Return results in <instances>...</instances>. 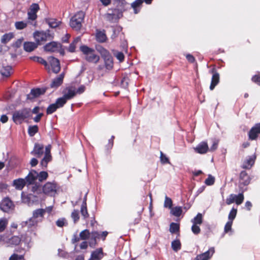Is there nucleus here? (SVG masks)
<instances>
[{
	"instance_id": "obj_45",
	"label": "nucleus",
	"mask_w": 260,
	"mask_h": 260,
	"mask_svg": "<svg viewBox=\"0 0 260 260\" xmlns=\"http://www.w3.org/2000/svg\"><path fill=\"white\" fill-rule=\"evenodd\" d=\"M30 59L35 62H39L42 64H43L45 67L48 66L47 62L43 58L38 56H32L30 57Z\"/></svg>"
},
{
	"instance_id": "obj_63",
	"label": "nucleus",
	"mask_w": 260,
	"mask_h": 260,
	"mask_svg": "<svg viewBox=\"0 0 260 260\" xmlns=\"http://www.w3.org/2000/svg\"><path fill=\"white\" fill-rule=\"evenodd\" d=\"M232 224H233V221H232L229 220L226 223V224L224 226V231L225 233H227L231 230Z\"/></svg>"
},
{
	"instance_id": "obj_43",
	"label": "nucleus",
	"mask_w": 260,
	"mask_h": 260,
	"mask_svg": "<svg viewBox=\"0 0 260 260\" xmlns=\"http://www.w3.org/2000/svg\"><path fill=\"white\" fill-rule=\"evenodd\" d=\"M39 131V127L37 125H31L28 127V134L30 137H33Z\"/></svg>"
},
{
	"instance_id": "obj_36",
	"label": "nucleus",
	"mask_w": 260,
	"mask_h": 260,
	"mask_svg": "<svg viewBox=\"0 0 260 260\" xmlns=\"http://www.w3.org/2000/svg\"><path fill=\"white\" fill-rule=\"evenodd\" d=\"M81 39L80 37L75 38L73 41L70 44L69 47L68 48V51L70 52H74L76 50L77 44L80 41Z\"/></svg>"
},
{
	"instance_id": "obj_62",
	"label": "nucleus",
	"mask_w": 260,
	"mask_h": 260,
	"mask_svg": "<svg viewBox=\"0 0 260 260\" xmlns=\"http://www.w3.org/2000/svg\"><path fill=\"white\" fill-rule=\"evenodd\" d=\"M235 194H231L228 198L226 199V204L227 205H230L235 202Z\"/></svg>"
},
{
	"instance_id": "obj_58",
	"label": "nucleus",
	"mask_w": 260,
	"mask_h": 260,
	"mask_svg": "<svg viewBox=\"0 0 260 260\" xmlns=\"http://www.w3.org/2000/svg\"><path fill=\"white\" fill-rule=\"evenodd\" d=\"M215 182L214 178L211 175L208 176V177L205 180V183L207 185H212Z\"/></svg>"
},
{
	"instance_id": "obj_9",
	"label": "nucleus",
	"mask_w": 260,
	"mask_h": 260,
	"mask_svg": "<svg viewBox=\"0 0 260 260\" xmlns=\"http://www.w3.org/2000/svg\"><path fill=\"white\" fill-rule=\"evenodd\" d=\"M40 10L39 5L37 3L32 4L27 12V19L29 20L34 21L37 19V12Z\"/></svg>"
},
{
	"instance_id": "obj_56",
	"label": "nucleus",
	"mask_w": 260,
	"mask_h": 260,
	"mask_svg": "<svg viewBox=\"0 0 260 260\" xmlns=\"http://www.w3.org/2000/svg\"><path fill=\"white\" fill-rule=\"evenodd\" d=\"M64 218H59L56 221V224L57 226L62 228L67 224Z\"/></svg>"
},
{
	"instance_id": "obj_25",
	"label": "nucleus",
	"mask_w": 260,
	"mask_h": 260,
	"mask_svg": "<svg viewBox=\"0 0 260 260\" xmlns=\"http://www.w3.org/2000/svg\"><path fill=\"white\" fill-rule=\"evenodd\" d=\"M38 44L32 42H25L23 44V49L26 52H30L38 47Z\"/></svg>"
},
{
	"instance_id": "obj_10",
	"label": "nucleus",
	"mask_w": 260,
	"mask_h": 260,
	"mask_svg": "<svg viewBox=\"0 0 260 260\" xmlns=\"http://www.w3.org/2000/svg\"><path fill=\"white\" fill-rule=\"evenodd\" d=\"M47 89V87L45 88H33L30 90L29 94H27V99L32 100L40 95L44 94Z\"/></svg>"
},
{
	"instance_id": "obj_64",
	"label": "nucleus",
	"mask_w": 260,
	"mask_h": 260,
	"mask_svg": "<svg viewBox=\"0 0 260 260\" xmlns=\"http://www.w3.org/2000/svg\"><path fill=\"white\" fill-rule=\"evenodd\" d=\"M251 80L253 82L260 86V74L252 76Z\"/></svg>"
},
{
	"instance_id": "obj_2",
	"label": "nucleus",
	"mask_w": 260,
	"mask_h": 260,
	"mask_svg": "<svg viewBox=\"0 0 260 260\" xmlns=\"http://www.w3.org/2000/svg\"><path fill=\"white\" fill-rule=\"evenodd\" d=\"M80 50L85 55V59L88 62L96 63L99 61L100 56L95 54L94 49L86 45H82Z\"/></svg>"
},
{
	"instance_id": "obj_35",
	"label": "nucleus",
	"mask_w": 260,
	"mask_h": 260,
	"mask_svg": "<svg viewBox=\"0 0 260 260\" xmlns=\"http://www.w3.org/2000/svg\"><path fill=\"white\" fill-rule=\"evenodd\" d=\"M144 208L143 206H141L139 210L138 211V215L136 217H135L133 221L131 222V224H133L134 225L137 224L139 223L141 219V214L144 211Z\"/></svg>"
},
{
	"instance_id": "obj_16",
	"label": "nucleus",
	"mask_w": 260,
	"mask_h": 260,
	"mask_svg": "<svg viewBox=\"0 0 260 260\" xmlns=\"http://www.w3.org/2000/svg\"><path fill=\"white\" fill-rule=\"evenodd\" d=\"M38 172L35 170H31L24 178L27 186L34 184L37 179Z\"/></svg>"
},
{
	"instance_id": "obj_28",
	"label": "nucleus",
	"mask_w": 260,
	"mask_h": 260,
	"mask_svg": "<svg viewBox=\"0 0 260 260\" xmlns=\"http://www.w3.org/2000/svg\"><path fill=\"white\" fill-rule=\"evenodd\" d=\"M104 60L105 68L107 70H111L113 67V60L111 54L103 58Z\"/></svg>"
},
{
	"instance_id": "obj_49",
	"label": "nucleus",
	"mask_w": 260,
	"mask_h": 260,
	"mask_svg": "<svg viewBox=\"0 0 260 260\" xmlns=\"http://www.w3.org/2000/svg\"><path fill=\"white\" fill-rule=\"evenodd\" d=\"M71 217L73 219L74 222L75 223H77L80 219L79 211L74 209L71 213Z\"/></svg>"
},
{
	"instance_id": "obj_37",
	"label": "nucleus",
	"mask_w": 260,
	"mask_h": 260,
	"mask_svg": "<svg viewBox=\"0 0 260 260\" xmlns=\"http://www.w3.org/2000/svg\"><path fill=\"white\" fill-rule=\"evenodd\" d=\"M12 67L11 66L3 67L1 71L2 76L8 77L11 75Z\"/></svg>"
},
{
	"instance_id": "obj_50",
	"label": "nucleus",
	"mask_w": 260,
	"mask_h": 260,
	"mask_svg": "<svg viewBox=\"0 0 260 260\" xmlns=\"http://www.w3.org/2000/svg\"><path fill=\"white\" fill-rule=\"evenodd\" d=\"M58 109V107H57L55 103L50 104L46 110L47 114H51L54 113L57 109Z\"/></svg>"
},
{
	"instance_id": "obj_15",
	"label": "nucleus",
	"mask_w": 260,
	"mask_h": 260,
	"mask_svg": "<svg viewBox=\"0 0 260 260\" xmlns=\"http://www.w3.org/2000/svg\"><path fill=\"white\" fill-rule=\"evenodd\" d=\"M64 73H61L59 76L54 78L50 84V87L51 88L57 89L62 85L64 78Z\"/></svg>"
},
{
	"instance_id": "obj_38",
	"label": "nucleus",
	"mask_w": 260,
	"mask_h": 260,
	"mask_svg": "<svg viewBox=\"0 0 260 260\" xmlns=\"http://www.w3.org/2000/svg\"><path fill=\"white\" fill-rule=\"evenodd\" d=\"M90 234L91 232H89V230L85 229L80 233L79 236L80 237L81 240H86L89 239Z\"/></svg>"
},
{
	"instance_id": "obj_34",
	"label": "nucleus",
	"mask_w": 260,
	"mask_h": 260,
	"mask_svg": "<svg viewBox=\"0 0 260 260\" xmlns=\"http://www.w3.org/2000/svg\"><path fill=\"white\" fill-rule=\"evenodd\" d=\"M143 3V0H136L131 4L135 14H138L140 11L141 6Z\"/></svg>"
},
{
	"instance_id": "obj_4",
	"label": "nucleus",
	"mask_w": 260,
	"mask_h": 260,
	"mask_svg": "<svg viewBox=\"0 0 260 260\" xmlns=\"http://www.w3.org/2000/svg\"><path fill=\"white\" fill-rule=\"evenodd\" d=\"M30 116V110L29 109L23 108L21 110L15 111L13 114L12 119L16 123H21L23 121Z\"/></svg>"
},
{
	"instance_id": "obj_47",
	"label": "nucleus",
	"mask_w": 260,
	"mask_h": 260,
	"mask_svg": "<svg viewBox=\"0 0 260 260\" xmlns=\"http://www.w3.org/2000/svg\"><path fill=\"white\" fill-rule=\"evenodd\" d=\"M171 212L175 216L179 217L182 213V209L181 207L177 206L172 208Z\"/></svg>"
},
{
	"instance_id": "obj_19",
	"label": "nucleus",
	"mask_w": 260,
	"mask_h": 260,
	"mask_svg": "<svg viewBox=\"0 0 260 260\" xmlns=\"http://www.w3.org/2000/svg\"><path fill=\"white\" fill-rule=\"evenodd\" d=\"M255 154L249 156L243 162L241 168L245 169H250L252 166L254 164L256 159Z\"/></svg>"
},
{
	"instance_id": "obj_57",
	"label": "nucleus",
	"mask_w": 260,
	"mask_h": 260,
	"mask_svg": "<svg viewBox=\"0 0 260 260\" xmlns=\"http://www.w3.org/2000/svg\"><path fill=\"white\" fill-rule=\"evenodd\" d=\"M9 260H25L23 255H18L17 254H13L9 258Z\"/></svg>"
},
{
	"instance_id": "obj_13",
	"label": "nucleus",
	"mask_w": 260,
	"mask_h": 260,
	"mask_svg": "<svg viewBox=\"0 0 260 260\" xmlns=\"http://www.w3.org/2000/svg\"><path fill=\"white\" fill-rule=\"evenodd\" d=\"M0 208L5 212H9L14 208L13 202L8 198L3 199L0 204Z\"/></svg>"
},
{
	"instance_id": "obj_24",
	"label": "nucleus",
	"mask_w": 260,
	"mask_h": 260,
	"mask_svg": "<svg viewBox=\"0 0 260 260\" xmlns=\"http://www.w3.org/2000/svg\"><path fill=\"white\" fill-rule=\"evenodd\" d=\"M95 38L97 42L99 43H105L107 40V37L105 30H97L95 34Z\"/></svg>"
},
{
	"instance_id": "obj_17",
	"label": "nucleus",
	"mask_w": 260,
	"mask_h": 260,
	"mask_svg": "<svg viewBox=\"0 0 260 260\" xmlns=\"http://www.w3.org/2000/svg\"><path fill=\"white\" fill-rule=\"evenodd\" d=\"M63 96L68 101L73 99L76 95V92L75 88L73 86L66 87L63 91Z\"/></svg>"
},
{
	"instance_id": "obj_18",
	"label": "nucleus",
	"mask_w": 260,
	"mask_h": 260,
	"mask_svg": "<svg viewBox=\"0 0 260 260\" xmlns=\"http://www.w3.org/2000/svg\"><path fill=\"white\" fill-rule=\"evenodd\" d=\"M196 152L199 154H205L209 150L207 142L202 141L196 147L194 148Z\"/></svg>"
},
{
	"instance_id": "obj_39",
	"label": "nucleus",
	"mask_w": 260,
	"mask_h": 260,
	"mask_svg": "<svg viewBox=\"0 0 260 260\" xmlns=\"http://www.w3.org/2000/svg\"><path fill=\"white\" fill-rule=\"evenodd\" d=\"M52 160L51 155L45 154L43 158L41 161L40 164L42 167L46 168L48 163Z\"/></svg>"
},
{
	"instance_id": "obj_29",
	"label": "nucleus",
	"mask_w": 260,
	"mask_h": 260,
	"mask_svg": "<svg viewBox=\"0 0 260 260\" xmlns=\"http://www.w3.org/2000/svg\"><path fill=\"white\" fill-rule=\"evenodd\" d=\"M214 252V248L211 247L208 249V251L199 255L201 256L203 260H209L211 258Z\"/></svg>"
},
{
	"instance_id": "obj_3",
	"label": "nucleus",
	"mask_w": 260,
	"mask_h": 260,
	"mask_svg": "<svg viewBox=\"0 0 260 260\" xmlns=\"http://www.w3.org/2000/svg\"><path fill=\"white\" fill-rule=\"evenodd\" d=\"M108 234V232L107 231L102 232L101 233L95 231H92L88 241L89 247L92 248H95L98 244V240L101 239L104 241Z\"/></svg>"
},
{
	"instance_id": "obj_52",
	"label": "nucleus",
	"mask_w": 260,
	"mask_h": 260,
	"mask_svg": "<svg viewBox=\"0 0 260 260\" xmlns=\"http://www.w3.org/2000/svg\"><path fill=\"white\" fill-rule=\"evenodd\" d=\"M15 26L17 29H22L27 26V23L22 21L15 22Z\"/></svg>"
},
{
	"instance_id": "obj_21",
	"label": "nucleus",
	"mask_w": 260,
	"mask_h": 260,
	"mask_svg": "<svg viewBox=\"0 0 260 260\" xmlns=\"http://www.w3.org/2000/svg\"><path fill=\"white\" fill-rule=\"evenodd\" d=\"M104 255L103 248H97L91 252L90 257L88 260H101Z\"/></svg>"
},
{
	"instance_id": "obj_41",
	"label": "nucleus",
	"mask_w": 260,
	"mask_h": 260,
	"mask_svg": "<svg viewBox=\"0 0 260 260\" xmlns=\"http://www.w3.org/2000/svg\"><path fill=\"white\" fill-rule=\"evenodd\" d=\"M80 212L82 216L84 219H86L89 217V214L87 208V204L85 202L82 204Z\"/></svg>"
},
{
	"instance_id": "obj_44",
	"label": "nucleus",
	"mask_w": 260,
	"mask_h": 260,
	"mask_svg": "<svg viewBox=\"0 0 260 260\" xmlns=\"http://www.w3.org/2000/svg\"><path fill=\"white\" fill-rule=\"evenodd\" d=\"M192 223L195 224H201L203 223V216L201 213H199L192 220Z\"/></svg>"
},
{
	"instance_id": "obj_1",
	"label": "nucleus",
	"mask_w": 260,
	"mask_h": 260,
	"mask_svg": "<svg viewBox=\"0 0 260 260\" xmlns=\"http://www.w3.org/2000/svg\"><path fill=\"white\" fill-rule=\"evenodd\" d=\"M85 16L84 12L82 11L77 12L70 19V26L76 30H80L82 26Z\"/></svg>"
},
{
	"instance_id": "obj_60",
	"label": "nucleus",
	"mask_w": 260,
	"mask_h": 260,
	"mask_svg": "<svg viewBox=\"0 0 260 260\" xmlns=\"http://www.w3.org/2000/svg\"><path fill=\"white\" fill-rule=\"evenodd\" d=\"M23 41V38L17 40L12 44V47L15 48H19L21 46Z\"/></svg>"
},
{
	"instance_id": "obj_54",
	"label": "nucleus",
	"mask_w": 260,
	"mask_h": 260,
	"mask_svg": "<svg viewBox=\"0 0 260 260\" xmlns=\"http://www.w3.org/2000/svg\"><path fill=\"white\" fill-rule=\"evenodd\" d=\"M173 205V202L171 198L166 196L164 203V207L166 208H171Z\"/></svg>"
},
{
	"instance_id": "obj_55",
	"label": "nucleus",
	"mask_w": 260,
	"mask_h": 260,
	"mask_svg": "<svg viewBox=\"0 0 260 260\" xmlns=\"http://www.w3.org/2000/svg\"><path fill=\"white\" fill-rule=\"evenodd\" d=\"M7 223L8 222L6 219H0V232H2L5 230Z\"/></svg>"
},
{
	"instance_id": "obj_30",
	"label": "nucleus",
	"mask_w": 260,
	"mask_h": 260,
	"mask_svg": "<svg viewBox=\"0 0 260 260\" xmlns=\"http://www.w3.org/2000/svg\"><path fill=\"white\" fill-rule=\"evenodd\" d=\"M45 21L51 28H56L61 23L60 21L55 18H48L45 19Z\"/></svg>"
},
{
	"instance_id": "obj_46",
	"label": "nucleus",
	"mask_w": 260,
	"mask_h": 260,
	"mask_svg": "<svg viewBox=\"0 0 260 260\" xmlns=\"http://www.w3.org/2000/svg\"><path fill=\"white\" fill-rule=\"evenodd\" d=\"M67 100L63 97L58 98L55 104L56 105L58 108L62 107L67 103Z\"/></svg>"
},
{
	"instance_id": "obj_5",
	"label": "nucleus",
	"mask_w": 260,
	"mask_h": 260,
	"mask_svg": "<svg viewBox=\"0 0 260 260\" xmlns=\"http://www.w3.org/2000/svg\"><path fill=\"white\" fill-rule=\"evenodd\" d=\"M34 37L37 44L41 45L46 42L47 40L52 39L54 37V34L50 33L49 30L44 31H36L34 34Z\"/></svg>"
},
{
	"instance_id": "obj_31",
	"label": "nucleus",
	"mask_w": 260,
	"mask_h": 260,
	"mask_svg": "<svg viewBox=\"0 0 260 260\" xmlns=\"http://www.w3.org/2000/svg\"><path fill=\"white\" fill-rule=\"evenodd\" d=\"M14 38V34L12 32L3 35L1 38V42L3 44H6Z\"/></svg>"
},
{
	"instance_id": "obj_12",
	"label": "nucleus",
	"mask_w": 260,
	"mask_h": 260,
	"mask_svg": "<svg viewBox=\"0 0 260 260\" xmlns=\"http://www.w3.org/2000/svg\"><path fill=\"white\" fill-rule=\"evenodd\" d=\"M260 134V123H256L249 131L248 133L249 139L255 140Z\"/></svg>"
},
{
	"instance_id": "obj_40",
	"label": "nucleus",
	"mask_w": 260,
	"mask_h": 260,
	"mask_svg": "<svg viewBox=\"0 0 260 260\" xmlns=\"http://www.w3.org/2000/svg\"><path fill=\"white\" fill-rule=\"evenodd\" d=\"M171 247L174 251H178L181 248V244L179 240H175L172 242Z\"/></svg>"
},
{
	"instance_id": "obj_7",
	"label": "nucleus",
	"mask_w": 260,
	"mask_h": 260,
	"mask_svg": "<svg viewBox=\"0 0 260 260\" xmlns=\"http://www.w3.org/2000/svg\"><path fill=\"white\" fill-rule=\"evenodd\" d=\"M109 11L111 12L105 14V18L107 21L111 23L117 22L122 16V12L118 9H110Z\"/></svg>"
},
{
	"instance_id": "obj_27",
	"label": "nucleus",
	"mask_w": 260,
	"mask_h": 260,
	"mask_svg": "<svg viewBox=\"0 0 260 260\" xmlns=\"http://www.w3.org/2000/svg\"><path fill=\"white\" fill-rule=\"evenodd\" d=\"M247 188L246 187L244 189L240 188V191L241 192L238 195L235 194V202L238 205L241 204L244 199L243 193L246 191Z\"/></svg>"
},
{
	"instance_id": "obj_48",
	"label": "nucleus",
	"mask_w": 260,
	"mask_h": 260,
	"mask_svg": "<svg viewBox=\"0 0 260 260\" xmlns=\"http://www.w3.org/2000/svg\"><path fill=\"white\" fill-rule=\"evenodd\" d=\"M48 177V174L46 171H41L39 173H38L37 179L41 182L46 180Z\"/></svg>"
},
{
	"instance_id": "obj_6",
	"label": "nucleus",
	"mask_w": 260,
	"mask_h": 260,
	"mask_svg": "<svg viewBox=\"0 0 260 260\" xmlns=\"http://www.w3.org/2000/svg\"><path fill=\"white\" fill-rule=\"evenodd\" d=\"M59 188V186L56 181H49L43 186L42 191L45 194L52 197L57 193Z\"/></svg>"
},
{
	"instance_id": "obj_51",
	"label": "nucleus",
	"mask_w": 260,
	"mask_h": 260,
	"mask_svg": "<svg viewBox=\"0 0 260 260\" xmlns=\"http://www.w3.org/2000/svg\"><path fill=\"white\" fill-rule=\"evenodd\" d=\"M237 213V209L234 208H233L231 210L228 219L229 221H232L233 222L234 219L235 218L236 215Z\"/></svg>"
},
{
	"instance_id": "obj_26",
	"label": "nucleus",
	"mask_w": 260,
	"mask_h": 260,
	"mask_svg": "<svg viewBox=\"0 0 260 260\" xmlns=\"http://www.w3.org/2000/svg\"><path fill=\"white\" fill-rule=\"evenodd\" d=\"M21 241V237L17 236H14L8 240V241H7V243L8 244L9 246L13 247L19 245Z\"/></svg>"
},
{
	"instance_id": "obj_11",
	"label": "nucleus",
	"mask_w": 260,
	"mask_h": 260,
	"mask_svg": "<svg viewBox=\"0 0 260 260\" xmlns=\"http://www.w3.org/2000/svg\"><path fill=\"white\" fill-rule=\"evenodd\" d=\"M61 48V44L54 41L47 43L44 46V49L46 51L51 52H57Z\"/></svg>"
},
{
	"instance_id": "obj_42",
	"label": "nucleus",
	"mask_w": 260,
	"mask_h": 260,
	"mask_svg": "<svg viewBox=\"0 0 260 260\" xmlns=\"http://www.w3.org/2000/svg\"><path fill=\"white\" fill-rule=\"evenodd\" d=\"M179 230L180 226L179 224L175 222H172L170 224L169 231L172 234L179 233Z\"/></svg>"
},
{
	"instance_id": "obj_20",
	"label": "nucleus",
	"mask_w": 260,
	"mask_h": 260,
	"mask_svg": "<svg viewBox=\"0 0 260 260\" xmlns=\"http://www.w3.org/2000/svg\"><path fill=\"white\" fill-rule=\"evenodd\" d=\"M212 73L213 74L211 82L210 85V89L211 90H213L215 87L219 83V74L217 71L214 69H212Z\"/></svg>"
},
{
	"instance_id": "obj_22",
	"label": "nucleus",
	"mask_w": 260,
	"mask_h": 260,
	"mask_svg": "<svg viewBox=\"0 0 260 260\" xmlns=\"http://www.w3.org/2000/svg\"><path fill=\"white\" fill-rule=\"evenodd\" d=\"M44 153V146L42 144L36 143L33 150L31 152V154L40 158Z\"/></svg>"
},
{
	"instance_id": "obj_59",
	"label": "nucleus",
	"mask_w": 260,
	"mask_h": 260,
	"mask_svg": "<svg viewBox=\"0 0 260 260\" xmlns=\"http://www.w3.org/2000/svg\"><path fill=\"white\" fill-rule=\"evenodd\" d=\"M31 191L34 193H36L37 194H39L41 193V187L39 185L37 184H35L32 186Z\"/></svg>"
},
{
	"instance_id": "obj_53",
	"label": "nucleus",
	"mask_w": 260,
	"mask_h": 260,
	"mask_svg": "<svg viewBox=\"0 0 260 260\" xmlns=\"http://www.w3.org/2000/svg\"><path fill=\"white\" fill-rule=\"evenodd\" d=\"M160 160L162 164H170L169 158L161 151L160 152Z\"/></svg>"
},
{
	"instance_id": "obj_61",
	"label": "nucleus",
	"mask_w": 260,
	"mask_h": 260,
	"mask_svg": "<svg viewBox=\"0 0 260 260\" xmlns=\"http://www.w3.org/2000/svg\"><path fill=\"white\" fill-rule=\"evenodd\" d=\"M198 225L193 223L191 226V231L195 235H198L201 232V229Z\"/></svg>"
},
{
	"instance_id": "obj_32",
	"label": "nucleus",
	"mask_w": 260,
	"mask_h": 260,
	"mask_svg": "<svg viewBox=\"0 0 260 260\" xmlns=\"http://www.w3.org/2000/svg\"><path fill=\"white\" fill-rule=\"evenodd\" d=\"M95 49L101 54L102 58L106 57L107 56L111 54L108 50L104 48L101 45H95Z\"/></svg>"
},
{
	"instance_id": "obj_33",
	"label": "nucleus",
	"mask_w": 260,
	"mask_h": 260,
	"mask_svg": "<svg viewBox=\"0 0 260 260\" xmlns=\"http://www.w3.org/2000/svg\"><path fill=\"white\" fill-rule=\"evenodd\" d=\"M45 210L44 209H37L33 211L32 217L35 219L41 218L40 221L44 218Z\"/></svg>"
},
{
	"instance_id": "obj_14",
	"label": "nucleus",
	"mask_w": 260,
	"mask_h": 260,
	"mask_svg": "<svg viewBox=\"0 0 260 260\" xmlns=\"http://www.w3.org/2000/svg\"><path fill=\"white\" fill-rule=\"evenodd\" d=\"M48 60L50 64L53 72L56 74L58 73L60 70L59 60L53 56L49 57Z\"/></svg>"
},
{
	"instance_id": "obj_23",
	"label": "nucleus",
	"mask_w": 260,
	"mask_h": 260,
	"mask_svg": "<svg viewBox=\"0 0 260 260\" xmlns=\"http://www.w3.org/2000/svg\"><path fill=\"white\" fill-rule=\"evenodd\" d=\"M27 184L24 179L18 178L13 181V185L17 190H22Z\"/></svg>"
},
{
	"instance_id": "obj_8",
	"label": "nucleus",
	"mask_w": 260,
	"mask_h": 260,
	"mask_svg": "<svg viewBox=\"0 0 260 260\" xmlns=\"http://www.w3.org/2000/svg\"><path fill=\"white\" fill-rule=\"evenodd\" d=\"M251 178L246 171H242L239 174V188L244 189L250 183Z\"/></svg>"
}]
</instances>
